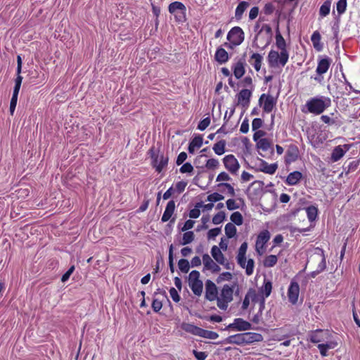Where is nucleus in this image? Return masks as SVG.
<instances>
[{
	"label": "nucleus",
	"mask_w": 360,
	"mask_h": 360,
	"mask_svg": "<svg viewBox=\"0 0 360 360\" xmlns=\"http://www.w3.org/2000/svg\"><path fill=\"white\" fill-rule=\"evenodd\" d=\"M331 105V99L324 96H317L309 99L305 107L309 112L320 115Z\"/></svg>",
	"instance_id": "obj_1"
},
{
	"label": "nucleus",
	"mask_w": 360,
	"mask_h": 360,
	"mask_svg": "<svg viewBox=\"0 0 360 360\" xmlns=\"http://www.w3.org/2000/svg\"><path fill=\"white\" fill-rule=\"evenodd\" d=\"M236 288V285H228L225 284L223 285L219 296L217 299V307L221 310H226L229 304L232 302L233 297V291Z\"/></svg>",
	"instance_id": "obj_2"
},
{
	"label": "nucleus",
	"mask_w": 360,
	"mask_h": 360,
	"mask_svg": "<svg viewBox=\"0 0 360 360\" xmlns=\"http://www.w3.org/2000/svg\"><path fill=\"white\" fill-rule=\"evenodd\" d=\"M289 59L288 51H280V52L271 50L268 54V63L271 68L284 67Z\"/></svg>",
	"instance_id": "obj_3"
},
{
	"label": "nucleus",
	"mask_w": 360,
	"mask_h": 360,
	"mask_svg": "<svg viewBox=\"0 0 360 360\" xmlns=\"http://www.w3.org/2000/svg\"><path fill=\"white\" fill-rule=\"evenodd\" d=\"M229 43L226 42L224 46L229 49H233L244 41V32L240 27H233L227 34Z\"/></svg>",
	"instance_id": "obj_4"
},
{
	"label": "nucleus",
	"mask_w": 360,
	"mask_h": 360,
	"mask_svg": "<svg viewBox=\"0 0 360 360\" xmlns=\"http://www.w3.org/2000/svg\"><path fill=\"white\" fill-rule=\"evenodd\" d=\"M332 60L326 56H319L318 58V63L316 69V75L313 79L319 83L322 82L323 76L326 73L331 65Z\"/></svg>",
	"instance_id": "obj_5"
},
{
	"label": "nucleus",
	"mask_w": 360,
	"mask_h": 360,
	"mask_svg": "<svg viewBox=\"0 0 360 360\" xmlns=\"http://www.w3.org/2000/svg\"><path fill=\"white\" fill-rule=\"evenodd\" d=\"M169 12L174 16L177 22H183L186 20V8L180 1L171 3L168 7Z\"/></svg>",
	"instance_id": "obj_6"
},
{
	"label": "nucleus",
	"mask_w": 360,
	"mask_h": 360,
	"mask_svg": "<svg viewBox=\"0 0 360 360\" xmlns=\"http://www.w3.org/2000/svg\"><path fill=\"white\" fill-rule=\"evenodd\" d=\"M150 158L152 159V165L155 168V170L160 173L168 164L169 158L167 156L164 155L163 153L159 154L154 148L149 150Z\"/></svg>",
	"instance_id": "obj_7"
},
{
	"label": "nucleus",
	"mask_w": 360,
	"mask_h": 360,
	"mask_svg": "<svg viewBox=\"0 0 360 360\" xmlns=\"http://www.w3.org/2000/svg\"><path fill=\"white\" fill-rule=\"evenodd\" d=\"M188 285L195 295H201L202 292L203 284L202 281L200 280L199 271L193 270L189 274Z\"/></svg>",
	"instance_id": "obj_8"
},
{
	"label": "nucleus",
	"mask_w": 360,
	"mask_h": 360,
	"mask_svg": "<svg viewBox=\"0 0 360 360\" xmlns=\"http://www.w3.org/2000/svg\"><path fill=\"white\" fill-rule=\"evenodd\" d=\"M259 105H262L264 112H271L276 104V100L269 94H263L259 99Z\"/></svg>",
	"instance_id": "obj_9"
},
{
	"label": "nucleus",
	"mask_w": 360,
	"mask_h": 360,
	"mask_svg": "<svg viewBox=\"0 0 360 360\" xmlns=\"http://www.w3.org/2000/svg\"><path fill=\"white\" fill-rule=\"evenodd\" d=\"M226 329H232L236 331H246L253 329V328L250 322L241 318H236Z\"/></svg>",
	"instance_id": "obj_10"
},
{
	"label": "nucleus",
	"mask_w": 360,
	"mask_h": 360,
	"mask_svg": "<svg viewBox=\"0 0 360 360\" xmlns=\"http://www.w3.org/2000/svg\"><path fill=\"white\" fill-rule=\"evenodd\" d=\"M270 239V233L269 231L264 230L261 231L257 236L255 249L256 251L259 254L262 255L264 252V245Z\"/></svg>",
	"instance_id": "obj_11"
},
{
	"label": "nucleus",
	"mask_w": 360,
	"mask_h": 360,
	"mask_svg": "<svg viewBox=\"0 0 360 360\" xmlns=\"http://www.w3.org/2000/svg\"><path fill=\"white\" fill-rule=\"evenodd\" d=\"M226 169L231 174H236L240 167L238 161L233 155H227L223 159Z\"/></svg>",
	"instance_id": "obj_12"
},
{
	"label": "nucleus",
	"mask_w": 360,
	"mask_h": 360,
	"mask_svg": "<svg viewBox=\"0 0 360 360\" xmlns=\"http://www.w3.org/2000/svg\"><path fill=\"white\" fill-rule=\"evenodd\" d=\"M252 89H243L236 95L237 105L247 108L250 103Z\"/></svg>",
	"instance_id": "obj_13"
},
{
	"label": "nucleus",
	"mask_w": 360,
	"mask_h": 360,
	"mask_svg": "<svg viewBox=\"0 0 360 360\" xmlns=\"http://www.w3.org/2000/svg\"><path fill=\"white\" fill-rule=\"evenodd\" d=\"M205 298L209 301H214L218 299V290L217 285L210 280L205 281Z\"/></svg>",
	"instance_id": "obj_14"
},
{
	"label": "nucleus",
	"mask_w": 360,
	"mask_h": 360,
	"mask_svg": "<svg viewBox=\"0 0 360 360\" xmlns=\"http://www.w3.org/2000/svg\"><path fill=\"white\" fill-rule=\"evenodd\" d=\"M351 145L344 144L335 146L331 153L330 159L333 162L340 160L350 149Z\"/></svg>",
	"instance_id": "obj_15"
},
{
	"label": "nucleus",
	"mask_w": 360,
	"mask_h": 360,
	"mask_svg": "<svg viewBox=\"0 0 360 360\" xmlns=\"http://www.w3.org/2000/svg\"><path fill=\"white\" fill-rule=\"evenodd\" d=\"M299 293V284L297 282L292 281L288 290V297L290 303L295 304L297 302Z\"/></svg>",
	"instance_id": "obj_16"
},
{
	"label": "nucleus",
	"mask_w": 360,
	"mask_h": 360,
	"mask_svg": "<svg viewBox=\"0 0 360 360\" xmlns=\"http://www.w3.org/2000/svg\"><path fill=\"white\" fill-rule=\"evenodd\" d=\"M245 61L242 59L233 63L231 68L236 79H240L245 75Z\"/></svg>",
	"instance_id": "obj_17"
},
{
	"label": "nucleus",
	"mask_w": 360,
	"mask_h": 360,
	"mask_svg": "<svg viewBox=\"0 0 360 360\" xmlns=\"http://www.w3.org/2000/svg\"><path fill=\"white\" fill-rule=\"evenodd\" d=\"M298 155V148L295 145H290L285 155V161L287 164H290L297 159Z\"/></svg>",
	"instance_id": "obj_18"
},
{
	"label": "nucleus",
	"mask_w": 360,
	"mask_h": 360,
	"mask_svg": "<svg viewBox=\"0 0 360 360\" xmlns=\"http://www.w3.org/2000/svg\"><path fill=\"white\" fill-rule=\"evenodd\" d=\"M278 169L277 163L269 164L264 160H261L259 163V171L268 174H274Z\"/></svg>",
	"instance_id": "obj_19"
},
{
	"label": "nucleus",
	"mask_w": 360,
	"mask_h": 360,
	"mask_svg": "<svg viewBox=\"0 0 360 360\" xmlns=\"http://www.w3.org/2000/svg\"><path fill=\"white\" fill-rule=\"evenodd\" d=\"M244 345H250L256 342L263 340V336L257 333L247 332L244 333Z\"/></svg>",
	"instance_id": "obj_20"
},
{
	"label": "nucleus",
	"mask_w": 360,
	"mask_h": 360,
	"mask_svg": "<svg viewBox=\"0 0 360 360\" xmlns=\"http://www.w3.org/2000/svg\"><path fill=\"white\" fill-rule=\"evenodd\" d=\"M328 335V331L324 332L322 330H316L310 334L309 339L310 341L313 343H319L320 342L324 341L327 338L326 335Z\"/></svg>",
	"instance_id": "obj_21"
},
{
	"label": "nucleus",
	"mask_w": 360,
	"mask_h": 360,
	"mask_svg": "<svg viewBox=\"0 0 360 360\" xmlns=\"http://www.w3.org/2000/svg\"><path fill=\"white\" fill-rule=\"evenodd\" d=\"M244 333H238L232 335L226 338L224 340V344H232L237 345H244Z\"/></svg>",
	"instance_id": "obj_22"
},
{
	"label": "nucleus",
	"mask_w": 360,
	"mask_h": 360,
	"mask_svg": "<svg viewBox=\"0 0 360 360\" xmlns=\"http://www.w3.org/2000/svg\"><path fill=\"white\" fill-rule=\"evenodd\" d=\"M175 210V202L174 200H169L166 206L165 212L162 216L161 221L166 222L172 217Z\"/></svg>",
	"instance_id": "obj_23"
},
{
	"label": "nucleus",
	"mask_w": 360,
	"mask_h": 360,
	"mask_svg": "<svg viewBox=\"0 0 360 360\" xmlns=\"http://www.w3.org/2000/svg\"><path fill=\"white\" fill-rule=\"evenodd\" d=\"M302 174L300 172L295 171L290 172L285 179V184L288 186H295L302 179Z\"/></svg>",
	"instance_id": "obj_24"
},
{
	"label": "nucleus",
	"mask_w": 360,
	"mask_h": 360,
	"mask_svg": "<svg viewBox=\"0 0 360 360\" xmlns=\"http://www.w3.org/2000/svg\"><path fill=\"white\" fill-rule=\"evenodd\" d=\"M214 58L219 64H224L229 60V54L224 49L219 47L216 51Z\"/></svg>",
	"instance_id": "obj_25"
},
{
	"label": "nucleus",
	"mask_w": 360,
	"mask_h": 360,
	"mask_svg": "<svg viewBox=\"0 0 360 360\" xmlns=\"http://www.w3.org/2000/svg\"><path fill=\"white\" fill-rule=\"evenodd\" d=\"M211 254L217 263L221 265L225 264V257L221 250L217 245H214L212 248Z\"/></svg>",
	"instance_id": "obj_26"
},
{
	"label": "nucleus",
	"mask_w": 360,
	"mask_h": 360,
	"mask_svg": "<svg viewBox=\"0 0 360 360\" xmlns=\"http://www.w3.org/2000/svg\"><path fill=\"white\" fill-rule=\"evenodd\" d=\"M181 328L186 333L196 336H199L201 330V328L189 323H182Z\"/></svg>",
	"instance_id": "obj_27"
},
{
	"label": "nucleus",
	"mask_w": 360,
	"mask_h": 360,
	"mask_svg": "<svg viewBox=\"0 0 360 360\" xmlns=\"http://www.w3.org/2000/svg\"><path fill=\"white\" fill-rule=\"evenodd\" d=\"M263 57L262 55L257 53H254L251 56L250 59V64L254 67L256 71H259L262 66Z\"/></svg>",
	"instance_id": "obj_28"
},
{
	"label": "nucleus",
	"mask_w": 360,
	"mask_h": 360,
	"mask_svg": "<svg viewBox=\"0 0 360 360\" xmlns=\"http://www.w3.org/2000/svg\"><path fill=\"white\" fill-rule=\"evenodd\" d=\"M249 3L245 1H240L237 6L235 11V18L236 20H240L243 15V13L249 6Z\"/></svg>",
	"instance_id": "obj_29"
},
{
	"label": "nucleus",
	"mask_w": 360,
	"mask_h": 360,
	"mask_svg": "<svg viewBox=\"0 0 360 360\" xmlns=\"http://www.w3.org/2000/svg\"><path fill=\"white\" fill-rule=\"evenodd\" d=\"M321 34L318 31H315L313 32L311 37V40L313 44L314 49L319 51H321L323 49V46L321 44Z\"/></svg>",
	"instance_id": "obj_30"
},
{
	"label": "nucleus",
	"mask_w": 360,
	"mask_h": 360,
	"mask_svg": "<svg viewBox=\"0 0 360 360\" xmlns=\"http://www.w3.org/2000/svg\"><path fill=\"white\" fill-rule=\"evenodd\" d=\"M272 290V283L269 281L264 280V284L260 288V292L263 295V300L264 301L265 298H267L271 292Z\"/></svg>",
	"instance_id": "obj_31"
},
{
	"label": "nucleus",
	"mask_w": 360,
	"mask_h": 360,
	"mask_svg": "<svg viewBox=\"0 0 360 360\" xmlns=\"http://www.w3.org/2000/svg\"><path fill=\"white\" fill-rule=\"evenodd\" d=\"M226 144L225 140H220L214 144L212 149L217 155H221L225 153Z\"/></svg>",
	"instance_id": "obj_32"
},
{
	"label": "nucleus",
	"mask_w": 360,
	"mask_h": 360,
	"mask_svg": "<svg viewBox=\"0 0 360 360\" xmlns=\"http://www.w3.org/2000/svg\"><path fill=\"white\" fill-rule=\"evenodd\" d=\"M199 337L210 340H216L219 338V334L214 331L201 328Z\"/></svg>",
	"instance_id": "obj_33"
},
{
	"label": "nucleus",
	"mask_w": 360,
	"mask_h": 360,
	"mask_svg": "<svg viewBox=\"0 0 360 360\" xmlns=\"http://www.w3.org/2000/svg\"><path fill=\"white\" fill-rule=\"evenodd\" d=\"M195 235L193 231H186L184 235L182 240L180 242V244L182 245H186L187 244L191 243L194 240Z\"/></svg>",
	"instance_id": "obj_34"
},
{
	"label": "nucleus",
	"mask_w": 360,
	"mask_h": 360,
	"mask_svg": "<svg viewBox=\"0 0 360 360\" xmlns=\"http://www.w3.org/2000/svg\"><path fill=\"white\" fill-rule=\"evenodd\" d=\"M306 213L309 221H314L318 214V209L315 206H309L306 208Z\"/></svg>",
	"instance_id": "obj_35"
},
{
	"label": "nucleus",
	"mask_w": 360,
	"mask_h": 360,
	"mask_svg": "<svg viewBox=\"0 0 360 360\" xmlns=\"http://www.w3.org/2000/svg\"><path fill=\"white\" fill-rule=\"evenodd\" d=\"M224 231L226 236L231 238L236 236L237 229L233 223H228L225 226Z\"/></svg>",
	"instance_id": "obj_36"
},
{
	"label": "nucleus",
	"mask_w": 360,
	"mask_h": 360,
	"mask_svg": "<svg viewBox=\"0 0 360 360\" xmlns=\"http://www.w3.org/2000/svg\"><path fill=\"white\" fill-rule=\"evenodd\" d=\"M278 257L276 255H270L265 257L263 264L265 267H272L277 263Z\"/></svg>",
	"instance_id": "obj_37"
},
{
	"label": "nucleus",
	"mask_w": 360,
	"mask_h": 360,
	"mask_svg": "<svg viewBox=\"0 0 360 360\" xmlns=\"http://www.w3.org/2000/svg\"><path fill=\"white\" fill-rule=\"evenodd\" d=\"M276 44L280 51H288L286 49V42L281 34H277L276 36Z\"/></svg>",
	"instance_id": "obj_38"
},
{
	"label": "nucleus",
	"mask_w": 360,
	"mask_h": 360,
	"mask_svg": "<svg viewBox=\"0 0 360 360\" xmlns=\"http://www.w3.org/2000/svg\"><path fill=\"white\" fill-rule=\"evenodd\" d=\"M330 4L331 3L329 0H326L323 2L319 10V14L321 16L325 17L329 14L330 10Z\"/></svg>",
	"instance_id": "obj_39"
},
{
	"label": "nucleus",
	"mask_w": 360,
	"mask_h": 360,
	"mask_svg": "<svg viewBox=\"0 0 360 360\" xmlns=\"http://www.w3.org/2000/svg\"><path fill=\"white\" fill-rule=\"evenodd\" d=\"M258 149H260L264 152L267 151L271 147V143L267 139H261L257 143Z\"/></svg>",
	"instance_id": "obj_40"
},
{
	"label": "nucleus",
	"mask_w": 360,
	"mask_h": 360,
	"mask_svg": "<svg viewBox=\"0 0 360 360\" xmlns=\"http://www.w3.org/2000/svg\"><path fill=\"white\" fill-rule=\"evenodd\" d=\"M202 262L204 264V269L207 270H210L216 264L207 254H204L202 255Z\"/></svg>",
	"instance_id": "obj_41"
},
{
	"label": "nucleus",
	"mask_w": 360,
	"mask_h": 360,
	"mask_svg": "<svg viewBox=\"0 0 360 360\" xmlns=\"http://www.w3.org/2000/svg\"><path fill=\"white\" fill-rule=\"evenodd\" d=\"M231 221L237 226H240L243 222V217L239 212H235L231 215Z\"/></svg>",
	"instance_id": "obj_42"
},
{
	"label": "nucleus",
	"mask_w": 360,
	"mask_h": 360,
	"mask_svg": "<svg viewBox=\"0 0 360 360\" xmlns=\"http://www.w3.org/2000/svg\"><path fill=\"white\" fill-rule=\"evenodd\" d=\"M178 266L182 273H188L190 269V264L186 259H179Z\"/></svg>",
	"instance_id": "obj_43"
},
{
	"label": "nucleus",
	"mask_w": 360,
	"mask_h": 360,
	"mask_svg": "<svg viewBox=\"0 0 360 360\" xmlns=\"http://www.w3.org/2000/svg\"><path fill=\"white\" fill-rule=\"evenodd\" d=\"M226 214L224 212H219L217 214H216L213 218H212V223L214 224H219L221 222H223L225 219Z\"/></svg>",
	"instance_id": "obj_44"
},
{
	"label": "nucleus",
	"mask_w": 360,
	"mask_h": 360,
	"mask_svg": "<svg viewBox=\"0 0 360 360\" xmlns=\"http://www.w3.org/2000/svg\"><path fill=\"white\" fill-rule=\"evenodd\" d=\"M255 266V262L252 259H249L245 266V273L248 276H250L253 274Z\"/></svg>",
	"instance_id": "obj_45"
},
{
	"label": "nucleus",
	"mask_w": 360,
	"mask_h": 360,
	"mask_svg": "<svg viewBox=\"0 0 360 360\" xmlns=\"http://www.w3.org/2000/svg\"><path fill=\"white\" fill-rule=\"evenodd\" d=\"M203 143V139L201 135H198L193 137V139L191 141L190 144L196 148H200Z\"/></svg>",
	"instance_id": "obj_46"
},
{
	"label": "nucleus",
	"mask_w": 360,
	"mask_h": 360,
	"mask_svg": "<svg viewBox=\"0 0 360 360\" xmlns=\"http://www.w3.org/2000/svg\"><path fill=\"white\" fill-rule=\"evenodd\" d=\"M219 165V162L218 160L215 158H210L207 160L205 167L208 169H214L217 168Z\"/></svg>",
	"instance_id": "obj_47"
},
{
	"label": "nucleus",
	"mask_w": 360,
	"mask_h": 360,
	"mask_svg": "<svg viewBox=\"0 0 360 360\" xmlns=\"http://www.w3.org/2000/svg\"><path fill=\"white\" fill-rule=\"evenodd\" d=\"M264 308V301L262 300L259 304V310L258 313L257 314H255L252 319L253 323H259L260 317H261L262 312V310Z\"/></svg>",
	"instance_id": "obj_48"
},
{
	"label": "nucleus",
	"mask_w": 360,
	"mask_h": 360,
	"mask_svg": "<svg viewBox=\"0 0 360 360\" xmlns=\"http://www.w3.org/2000/svg\"><path fill=\"white\" fill-rule=\"evenodd\" d=\"M319 251H321V261L319 264L316 270H317V272L321 273L326 268V261L325 255L323 254V251L321 249H319Z\"/></svg>",
	"instance_id": "obj_49"
},
{
	"label": "nucleus",
	"mask_w": 360,
	"mask_h": 360,
	"mask_svg": "<svg viewBox=\"0 0 360 360\" xmlns=\"http://www.w3.org/2000/svg\"><path fill=\"white\" fill-rule=\"evenodd\" d=\"M224 198V197L218 193H213L207 196V200L212 202L222 200Z\"/></svg>",
	"instance_id": "obj_50"
},
{
	"label": "nucleus",
	"mask_w": 360,
	"mask_h": 360,
	"mask_svg": "<svg viewBox=\"0 0 360 360\" xmlns=\"http://www.w3.org/2000/svg\"><path fill=\"white\" fill-rule=\"evenodd\" d=\"M232 278V274L230 272H223L222 274H219L217 279V283H219L224 281H230Z\"/></svg>",
	"instance_id": "obj_51"
},
{
	"label": "nucleus",
	"mask_w": 360,
	"mask_h": 360,
	"mask_svg": "<svg viewBox=\"0 0 360 360\" xmlns=\"http://www.w3.org/2000/svg\"><path fill=\"white\" fill-rule=\"evenodd\" d=\"M217 186L218 187H225L227 189L229 194L231 197H234L236 195L235 190H234L233 187L230 184L220 183L217 185Z\"/></svg>",
	"instance_id": "obj_52"
},
{
	"label": "nucleus",
	"mask_w": 360,
	"mask_h": 360,
	"mask_svg": "<svg viewBox=\"0 0 360 360\" xmlns=\"http://www.w3.org/2000/svg\"><path fill=\"white\" fill-rule=\"evenodd\" d=\"M193 171V167L189 162L184 163L179 169V172L182 174L191 173Z\"/></svg>",
	"instance_id": "obj_53"
},
{
	"label": "nucleus",
	"mask_w": 360,
	"mask_h": 360,
	"mask_svg": "<svg viewBox=\"0 0 360 360\" xmlns=\"http://www.w3.org/2000/svg\"><path fill=\"white\" fill-rule=\"evenodd\" d=\"M347 7L346 0H339L337 3V11L339 14L345 13Z\"/></svg>",
	"instance_id": "obj_54"
},
{
	"label": "nucleus",
	"mask_w": 360,
	"mask_h": 360,
	"mask_svg": "<svg viewBox=\"0 0 360 360\" xmlns=\"http://www.w3.org/2000/svg\"><path fill=\"white\" fill-rule=\"evenodd\" d=\"M210 117H205L199 122L198 125V129L200 131H204L210 125Z\"/></svg>",
	"instance_id": "obj_55"
},
{
	"label": "nucleus",
	"mask_w": 360,
	"mask_h": 360,
	"mask_svg": "<svg viewBox=\"0 0 360 360\" xmlns=\"http://www.w3.org/2000/svg\"><path fill=\"white\" fill-rule=\"evenodd\" d=\"M359 165V161L358 160H353L350 162L347 166V169L346 171V173H350L354 172Z\"/></svg>",
	"instance_id": "obj_56"
},
{
	"label": "nucleus",
	"mask_w": 360,
	"mask_h": 360,
	"mask_svg": "<svg viewBox=\"0 0 360 360\" xmlns=\"http://www.w3.org/2000/svg\"><path fill=\"white\" fill-rule=\"evenodd\" d=\"M169 266L170 271L173 273L174 271V258H173V245H171L169 250Z\"/></svg>",
	"instance_id": "obj_57"
},
{
	"label": "nucleus",
	"mask_w": 360,
	"mask_h": 360,
	"mask_svg": "<svg viewBox=\"0 0 360 360\" xmlns=\"http://www.w3.org/2000/svg\"><path fill=\"white\" fill-rule=\"evenodd\" d=\"M263 124V121L260 118H255L252 122V129L253 131L258 130Z\"/></svg>",
	"instance_id": "obj_58"
},
{
	"label": "nucleus",
	"mask_w": 360,
	"mask_h": 360,
	"mask_svg": "<svg viewBox=\"0 0 360 360\" xmlns=\"http://www.w3.org/2000/svg\"><path fill=\"white\" fill-rule=\"evenodd\" d=\"M169 295L174 302H179L180 296H179L177 290L174 288H170Z\"/></svg>",
	"instance_id": "obj_59"
},
{
	"label": "nucleus",
	"mask_w": 360,
	"mask_h": 360,
	"mask_svg": "<svg viewBox=\"0 0 360 360\" xmlns=\"http://www.w3.org/2000/svg\"><path fill=\"white\" fill-rule=\"evenodd\" d=\"M162 307V304L158 299H154L152 302V308L154 311L158 312Z\"/></svg>",
	"instance_id": "obj_60"
},
{
	"label": "nucleus",
	"mask_w": 360,
	"mask_h": 360,
	"mask_svg": "<svg viewBox=\"0 0 360 360\" xmlns=\"http://www.w3.org/2000/svg\"><path fill=\"white\" fill-rule=\"evenodd\" d=\"M226 207L229 210H234L239 208L238 205L236 202L233 199H229L226 201Z\"/></svg>",
	"instance_id": "obj_61"
},
{
	"label": "nucleus",
	"mask_w": 360,
	"mask_h": 360,
	"mask_svg": "<svg viewBox=\"0 0 360 360\" xmlns=\"http://www.w3.org/2000/svg\"><path fill=\"white\" fill-rule=\"evenodd\" d=\"M220 232H221L220 228H214V229H210L207 233L208 238H210V239L214 238L220 233Z\"/></svg>",
	"instance_id": "obj_62"
},
{
	"label": "nucleus",
	"mask_w": 360,
	"mask_h": 360,
	"mask_svg": "<svg viewBox=\"0 0 360 360\" xmlns=\"http://www.w3.org/2000/svg\"><path fill=\"white\" fill-rule=\"evenodd\" d=\"M230 180H231V177L225 172H222L219 173L218 174V176H217V179H216L217 181H230Z\"/></svg>",
	"instance_id": "obj_63"
},
{
	"label": "nucleus",
	"mask_w": 360,
	"mask_h": 360,
	"mask_svg": "<svg viewBox=\"0 0 360 360\" xmlns=\"http://www.w3.org/2000/svg\"><path fill=\"white\" fill-rule=\"evenodd\" d=\"M259 13V8L257 6L252 7L249 13V18L250 20H252L255 19Z\"/></svg>",
	"instance_id": "obj_64"
}]
</instances>
